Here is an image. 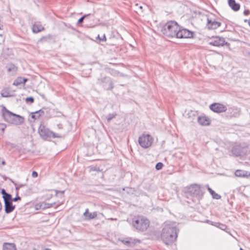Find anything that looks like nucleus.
I'll return each mask as SVG.
<instances>
[{
    "label": "nucleus",
    "instance_id": "28",
    "mask_svg": "<svg viewBox=\"0 0 250 250\" xmlns=\"http://www.w3.org/2000/svg\"><path fill=\"white\" fill-rule=\"evenodd\" d=\"M97 216V213L96 212H94L93 213H89L88 216L86 218V219L91 220L96 218Z\"/></svg>",
    "mask_w": 250,
    "mask_h": 250
},
{
    "label": "nucleus",
    "instance_id": "14",
    "mask_svg": "<svg viewBox=\"0 0 250 250\" xmlns=\"http://www.w3.org/2000/svg\"><path fill=\"white\" fill-rule=\"evenodd\" d=\"M6 68L9 74L11 75H14L16 74L18 67L13 63H8L6 65Z\"/></svg>",
    "mask_w": 250,
    "mask_h": 250
},
{
    "label": "nucleus",
    "instance_id": "38",
    "mask_svg": "<svg viewBox=\"0 0 250 250\" xmlns=\"http://www.w3.org/2000/svg\"><path fill=\"white\" fill-rule=\"evenodd\" d=\"M32 176L33 177L36 178L38 176V173L35 171H33L32 173Z\"/></svg>",
    "mask_w": 250,
    "mask_h": 250
},
{
    "label": "nucleus",
    "instance_id": "20",
    "mask_svg": "<svg viewBox=\"0 0 250 250\" xmlns=\"http://www.w3.org/2000/svg\"><path fill=\"white\" fill-rule=\"evenodd\" d=\"M206 187L207 188V189L209 191V192L210 193V194L212 195V197L213 199H220L221 198V196L219 195L218 194L215 192L214 190H213L208 186V185H206Z\"/></svg>",
    "mask_w": 250,
    "mask_h": 250
},
{
    "label": "nucleus",
    "instance_id": "3",
    "mask_svg": "<svg viewBox=\"0 0 250 250\" xmlns=\"http://www.w3.org/2000/svg\"><path fill=\"white\" fill-rule=\"evenodd\" d=\"M179 26L178 23L173 21H167L162 28L161 31L164 35L169 38L176 37Z\"/></svg>",
    "mask_w": 250,
    "mask_h": 250
},
{
    "label": "nucleus",
    "instance_id": "45",
    "mask_svg": "<svg viewBox=\"0 0 250 250\" xmlns=\"http://www.w3.org/2000/svg\"><path fill=\"white\" fill-rule=\"evenodd\" d=\"M5 193H7V192H6L5 189H2V190H1V193L2 194V196H3V194H5Z\"/></svg>",
    "mask_w": 250,
    "mask_h": 250
},
{
    "label": "nucleus",
    "instance_id": "48",
    "mask_svg": "<svg viewBox=\"0 0 250 250\" xmlns=\"http://www.w3.org/2000/svg\"><path fill=\"white\" fill-rule=\"evenodd\" d=\"M1 164H2V165H3V166L5 165V164H5V161H2V162H1Z\"/></svg>",
    "mask_w": 250,
    "mask_h": 250
},
{
    "label": "nucleus",
    "instance_id": "9",
    "mask_svg": "<svg viewBox=\"0 0 250 250\" xmlns=\"http://www.w3.org/2000/svg\"><path fill=\"white\" fill-rule=\"evenodd\" d=\"M231 152L235 156H242L247 153V147L240 145H236L233 146Z\"/></svg>",
    "mask_w": 250,
    "mask_h": 250
},
{
    "label": "nucleus",
    "instance_id": "40",
    "mask_svg": "<svg viewBox=\"0 0 250 250\" xmlns=\"http://www.w3.org/2000/svg\"><path fill=\"white\" fill-rule=\"evenodd\" d=\"M88 214H89L88 209L87 208V209H86L85 212L83 213V215L85 217V218H86L87 216H88Z\"/></svg>",
    "mask_w": 250,
    "mask_h": 250
},
{
    "label": "nucleus",
    "instance_id": "15",
    "mask_svg": "<svg viewBox=\"0 0 250 250\" xmlns=\"http://www.w3.org/2000/svg\"><path fill=\"white\" fill-rule=\"evenodd\" d=\"M5 211L7 213L12 212L15 208L11 201L4 202Z\"/></svg>",
    "mask_w": 250,
    "mask_h": 250
},
{
    "label": "nucleus",
    "instance_id": "41",
    "mask_svg": "<svg viewBox=\"0 0 250 250\" xmlns=\"http://www.w3.org/2000/svg\"><path fill=\"white\" fill-rule=\"evenodd\" d=\"M28 79H26V78H22L21 77V81H22V84H24L27 81Z\"/></svg>",
    "mask_w": 250,
    "mask_h": 250
},
{
    "label": "nucleus",
    "instance_id": "36",
    "mask_svg": "<svg viewBox=\"0 0 250 250\" xmlns=\"http://www.w3.org/2000/svg\"><path fill=\"white\" fill-rule=\"evenodd\" d=\"M21 199V198L19 196H17L16 197L14 198H12L11 199V202H16L18 200H20Z\"/></svg>",
    "mask_w": 250,
    "mask_h": 250
},
{
    "label": "nucleus",
    "instance_id": "29",
    "mask_svg": "<svg viewBox=\"0 0 250 250\" xmlns=\"http://www.w3.org/2000/svg\"><path fill=\"white\" fill-rule=\"evenodd\" d=\"M134 240H133L131 238H129L128 240H123V242L125 244H134L135 242H134Z\"/></svg>",
    "mask_w": 250,
    "mask_h": 250
},
{
    "label": "nucleus",
    "instance_id": "2",
    "mask_svg": "<svg viewBox=\"0 0 250 250\" xmlns=\"http://www.w3.org/2000/svg\"><path fill=\"white\" fill-rule=\"evenodd\" d=\"M2 112L4 120L8 123L15 125H21L24 122L23 117L11 112L5 106H3L2 108Z\"/></svg>",
    "mask_w": 250,
    "mask_h": 250
},
{
    "label": "nucleus",
    "instance_id": "6",
    "mask_svg": "<svg viewBox=\"0 0 250 250\" xmlns=\"http://www.w3.org/2000/svg\"><path fill=\"white\" fill-rule=\"evenodd\" d=\"M38 132L41 138L44 140L47 139L48 138H60L61 135L50 131L48 128L46 127L44 125H41L38 129Z\"/></svg>",
    "mask_w": 250,
    "mask_h": 250
},
{
    "label": "nucleus",
    "instance_id": "30",
    "mask_svg": "<svg viewBox=\"0 0 250 250\" xmlns=\"http://www.w3.org/2000/svg\"><path fill=\"white\" fill-rule=\"evenodd\" d=\"M116 115V114H109L107 117V122H109L112 119H113L115 117Z\"/></svg>",
    "mask_w": 250,
    "mask_h": 250
},
{
    "label": "nucleus",
    "instance_id": "24",
    "mask_svg": "<svg viewBox=\"0 0 250 250\" xmlns=\"http://www.w3.org/2000/svg\"><path fill=\"white\" fill-rule=\"evenodd\" d=\"M0 94L2 97H9L11 96L10 95L9 91L7 89H2L0 92Z\"/></svg>",
    "mask_w": 250,
    "mask_h": 250
},
{
    "label": "nucleus",
    "instance_id": "43",
    "mask_svg": "<svg viewBox=\"0 0 250 250\" xmlns=\"http://www.w3.org/2000/svg\"><path fill=\"white\" fill-rule=\"evenodd\" d=\"M57 126L59 129H62L63 128L62 125L61 124H58Z\"/></svg>",
    "mask_w": 250,
    "mask_h": 250
},
{
    "label": "nucleus",
    "instance_id": "47",
    "mask_svg": "<svg viewBox=\"0 0 250 250\" xmlns=\"http://www.w3.org/2000/svg\"><path fill=\"white\" fill-rule=\"evenodd\" d=\"M58 192H60L61 193L62 195L64 193V191H57L56 193L57 194Z\"/></svg>",
    "mask_w": 250,
    "mask_h": 250
},
{
    "label": "nucleus",
    "instance_id": "44",
    "mask_svg": "<svg viewBox=\"0 0 250 250\" xmlns=\"http://www.w3.org/2000/svg\"><path fill=\"white\" fill-rule=\"evenodd\" d=\"M38 111H40V112H41V113H40V114H41V116L42 115L44 114V111H43V110L42 109H40V110H38Z\"/></svg>",
    "mask_w": 250,
    "mask_h": 250
},
{
    "label": "nucleus",
    "instance_id": "7",
    "mask_svg": "<svg viewBox=\"0 0 250 250\" xmlns=\"http://www.w3.org/2000/svg\"><path fill=\"white\" fill-rule=\"evenodd\" d=\"M97 84L102 86L105 90H112L114 88L113 83L109 77L103 76L99 78Z\"/></svg>",
    "mask_w": 250,
    "mask_h": 250
},
{
    "label": "nucleus",
    "instance_id": "11",
    "mask_svg": "<svg viewBox=\"0 0 250 250\" xmlns=\"http://www.w3.org/2000/svg\"><path fill=\"white\" fill-rule=\"evenodd\" d=\"M210 110L216 113H221L227 111V108L223 104L220 103H213L210 106Z\"/></svg>",
    "mask_w": 250,
    "mask_h": 250
},
{
    "label": "nucleus",
    "instance_id": "13",
    "mask_svg": "<svg viewBox=\"0 0 250 250\" xmlns=\"http://www.w3.org/2000/svg\"><path fill=\"white\" fill-rule=\"evenodd\" d=\"M209 44L216 46H223L227 42H225V39L222 37H215L213 38L211 42H209Z\"/></svg>",
    "mask_w": 250,
    "mask_h": 250
},
{
    "label": "nucleus",
    "instance_id": "21",
    "mask_svg": "<svg viewBox=\"0 0 250 250\" xmlns=\"http://www.w3.org/2000/svg\"><path fill=\"white\" fill-rule=\"evenodd\" d=\"M2 250H16V248L14 244L5 243Z\"/></svg>",
    "mask_w": 250,
    "mask_h": 250
},
{
    "label": "nucleus",
    "instance_id": "26",
    "mask_svg": "<svg viewBox=\"0 0 250 250\" xmlns=\"http://www.w3.org/2000/svg\"><path fill=\"white\" fill-rule=\"evenodd\" d=\"M40 113L41 112L38 111H36L34 112H32L31 118L34 120L39 118L41 116V114H40Z\"/></svg>",
    "mask_w": 250,
    "mask_h": 250
},
{
    "label": "nucleus",
    "instance_id": "32",
    "mask_svg": "<svg viewBox=\"0 0 250 250\" xmlns=\"http://www.w3.org/2000/svg\"><path fill=\"white\" fill-rule=\"evenodd\" d=\"M51 38H52L51 35H48L47 36H44L42 37L40 39V41L42 42L47 41L48 40H50Z\"/></svg>",
    "mask_w": 250,
    "mask_h": 250
},
{
    "label": "nucleus",
    "instance_id": "8",
    "mask_svg": "<svg viewBox=\"0 0 250 250\" xmlns=\"http://www.w3.org/2000/svg\"><path fill=\"white\" fill-rule=\"evenodd\" d=\"M153 139L149 134H143L139 138V145L143 148H146L150 146L152 144Z\"/></svg>",
    "mask_w": 250,
    "mask_h": 250
},
{
    "label": "nucleus",
    "instance_id": "33",
    "mask_svg": "<svg viewBox=\"0 0 250 250\" xmlns=\"http://www.w3.org/2000/svg\"><path fill=\"white\" fill-rule=\"evenodd\" d=\"M90 15V14H87V15H83V16H82L81 18H80L79 19V20H78V22H77V23H78V24H81V23H82L83 22V21L85 17H87L88 16H89V15Z\"/></svg>",
    "mask_w": 250,
    "mask_h": 250
},
{
    "label": "nucleus",
    "instance_id": "17",
    "mask_svg": "<svg viewBox=\"0 0 250 250\" xmlns=\"http://www.w3.org/2000/svg\"><path fill=\"white\" fill-rule=\"evenodd\" d=\"M228 3L231 8L235 11L239 10L240 6L239 4L236 3L235 0H228Z\"/></svg>",
    "mask_w": 250,
    "mask_h": 250
},
{
    "label": "nucleus",
    "instance_id": "39",
    "mask_svg": "<svg viewBox=\"0 0 250 250\" xmlns=\"http://www.w3.org/2000/svg\"><path fill=\"white\" fill-rule=\"evenodd\" d=\"M25 184H21L19 186H17V185H16V190H18L20 188L25 186Z\"/></svg>",
    "mask_w": 250,
    "mask_h": 250
},
{
    "label": "nucleus",
    "instance_id": "4",
    "mask_svg": "<svg viewBox=\"0 0 250 250\" xmlns=\"http://www.w3.org/2000/svg\"><path fill=\"white\" fill-rule=\"evenodd\" d=\"M131 224L134 228L140 231H145L149 225V221L141 215L134 216L132 219Z\"/></svg>",
    "mask_w": 250,
    "mask_h": 250
},
{
    "label": "nucleus",
    "instance_id": "5",
    "mask_svg": "<svg viewBox=\"0 0 250 250\" xmlns=\"http://www.w3.org/2000/svg\"><path fill=\"white\" fill-rule=\"evenodd\" d=\"M186 192L192 197L202 198L205 193V188L202 186L195 184L190 186Z\"/></svg>",
    "mask_w": 250,
    "mask_h": 250
},
{
    "label": "nucleus",
    "instance_id": "16",
    "mask_svg": "<svg viewBox=\"0 0 250 250\" xmlns=\"http://www.w3.org/2000/svg\"><path fill=\"white\" fill-rule=\"evenodd\" d=\"M235 175L239 177H250V172L248 173L246 171L242 170H236L235 172Z\"/></svg>",
    "mask_w": 250,
    "mask_h": 250
},
{
    "label": "nucleus",
    "instance_id": "34",
    "mask_svg": "<svg viewBox=\"0 0 250 250\" xmlns=\"http://www.w3.org/2000/svg\"><path fill=\"white\" fill-rule=\"evenodd\" d=\"M96 39L99 40L100 42H105L106 41V38L104 34L102 38L100 37V35H98Z\"/></svg>",
    "mask_w": 250,
    "mask_h": 250
},
{
    "label": "nucleus",
    "instance_id": "42",
    "mask_svg": "<svg viewBox=\"0 0 250 250\" xmlns=\"http://www.w3.org/2000/svg\"><path fill=\"white\" fill-rule=\"evenodd\" d=\"M250 12L249 10H245L244 11V14L245 15H248L249 14H250Z\"/></svg>",
    "mask_w": 250,
    "mask_h": 250
},
{
    "label": "nucleus",
    "instance_id": "49",
    "mask_svg": "<svg viewBox=\"0 0 250 250\" xmlns=\"http://www.w3.org/2000/svg\"><path fill=\"white\" fill-rule=\"evenodd\" d=\"M139 8L142 10V9H143V6H140L139 7Z\"/></svg>",
    "mask_w": 250,
    "mask_h": 250
},
{
    "label": "nucleus",
    "instance_id": "1",
    "mask_svg": "<svg viewBox=\"0 0 250 250\" xmlns=\"http://www.w3.org/2000/svg\"><path fill=\"white\" fill-rule=\"evenodd\" d=\"M177 237V229L176 227L167 225L163 229L161 238L166 244L172 243Z\"/></svg>",
    "mask_w": 250,
    "mask_h": 250
},
{
    "label": "nucleus",
    "instance_id": "37",
    "mask_svg": "<svg viewBox=\"0 0 250 250\" xmlns=\"http://www.w3.org/2000/svg\"><path fill=\"white\" fill-rule=\"evenodd\" d=\"M90 170L92 171H100V168L97 167H94L90 168Z\"/></svg>",
    "mask_w": 250,
    "mask_h": 250
},
{
    "label": "nucleus",
    "instance_id": "25",
    "mask_svg": "<svg viewBox=\"0 0 250 250\" xmlns=\"http://www.w3.org/2000/svg\"><path fill=\"white\" fill-rule=\"evenodd\" d=\"M2 197L4 200V202L11 201L12 195L10 194L5 193V194H3V196Z\"/></svg>",
    "mask_w": 250,
    "mask_h": 250
},
{
    "label": "nucleus",
    "instance_id": "27",
    "mask_svg": "<svg viewBox=\"0 0 250 250\" xmlns=\"http://www.w3.org/2000/svg\"><path fill=\"white\" fill-rule=\"evenodd\" d=\"M22 84L21 81V77H18L14 81L13 83V85L16 86L20 85V84Z\"/></svg>",
    "mask_w": 250,
    "mask_h": 250
},
{
    "label": "nucleus",
    "instance_id": "31",
    "mask_svg": "<svg viewBox=\"0 0 250 250\" xmlns=\"http://www.w3.org/2000/svg\"><path fill=\"white\" fill-rule=\"evenodd\" d=\"M163 166H164V165H163V163H162L161 162H159L156 164V165L155 166V168L157 170H160L163 168Z\"/></svg>",
    "mask_w": 250,
    "mask_h": 250
},
{
    "label": "nucleus",
    "instance_id": "51",
    "mask_svg": "<svg viewBox=\"0 0 250 250\" xmlns=\"http://www.w3.org/2000/svg\"><path fill=\"white\" fill-rule=\"evenodd\" d=\"M49 250V249H45V250Z\"/></svg>",
    "mask_w": 250,
    "mask_h": 250
},
{
    "label": "nucleus",
    "instance_id": "46",
    "mask_svg": "<svg viewBox=\"0 0 250 250\" xmlns=\"http://www.w3.org/2000/svg\"><path fill=\"white\" fill-rule=\"evenodd\" d=\"M206 222H207V223H208V224H210V225H211V222H213V221H210V220H208L206 221Z\"/></svg>",
    "mask_w": 250,
    "mask_h": 250
},
{
    "label": "nucleus",
    "instance_id": "50",
    "mask_svg": "<svg viewBox=\"0 0 250 250\" xmlns=\"http://www.w3.org/2000/svg\"><path fill=\"white\" fill-rule=\"evenodd\" d=\"M240 250H243L242 248H241L240 249Z\"/></svg>",
    "mask_w": 250,
    "mask_h": 250
},
{
    "label": "nucleus",
    "instance_id": "22",
    "mask_svg": "<svg viewBox=\"0 0 250 250\" xmlns=\"http://www.w3.org/2000/svg\"><path fill=\"white\" fill-rule=\"evenodd\" d=\"M211 225L217 227L223 230H225L227 229V226L225 224H223L219 222H211Z\"/></svg>",
    "mask_w": 250,
    "mask_h": 250
},
{
    "label": "nucleus",
    "instance_id": "52",
    "mask_svg": "<svg viewBox=\"0 0 250 250\" xmlns=\"http://www.w3.org/2000/svg\"><path fill=\"white\" fill-rule=\"evenodd\" d=\"M136 6H138V3L136 4Z\"/></svg>",
    "mask_w": 250,
    "mask_h": 250
},
{
    "label": "nucleus",
    "instance_id": "35",
    "mask_svg": "<svg viewBox=\"0 0 250 250\" xmlns=\"http://www.w3.org/2000/svg\"><path fill=\"white\" fill-rule=\"evenodd\" d=\"M25 102L27 104L29 103H33L34 102V99L32 97H27L25 99Z\"/></svg>",
    "mask_w": 250,
    "mask_h": 250
},
{
    "label": "nucleus",
    "instance_id": "18",
    "mask_svg": "<svg viewBox=\"0 0 250 250\" xmlns=\"http://www.w3.org/2000/svg\"><path fill=\"white\" fill-rule=\"evenodd\" d=\"M44 30V27L39 23L36 22L32 27V31L34 33H37Z\"/></svg>",
    "mask_w": 250,
    "mask_h": 250
},
{
    "label": "nucleus",
    "instance_id": "19",
    "mask_svg": "<svg viewBox=\"0 0 250 250\" xmlns=\"http://www.w3.org/2000/svg\"><path fill=\"white\" fill-rule=\"evenodd\" d=\"M197 121L200 125H207L209 124V119L205 116L198 117Z\"/></svg>",
    "mask_w": 250,
    "mask_h": 250
},
{
    "label": "nucleus",
    "instance_id": "23",
    "mask_svg": "<svg viewBox=\"0 0 250 250\" xmlns=\"http://www.w3.org/2000/svg\"><path fill=\"white\" fill-rule=\"evenodd\" d=\"M55 204L56 202H53L52 203L42 202L40 205V208L43 209L47 208L53 207Z\"/></svg>",
    "mask_w": 250,
    "mask_h": 250
},
{
    "label": "nucleus",
    "instance_id": "12",
    "mask_svg": "<svg viewBox=\"0 0 250 250\" xmlns=\"http://www.w3.org/2000/svg\"><path fill=\"white\" fill-rule=\"evenodd\" d=\"M221 23L219 21H215V20L208 18L206 27L208 30L215 29L220 26Z\"/></svg>",
    "mask_w": 250,
    "mask_h": 250
},
{
    "label": "nucleus",
    "instance_id": "10",
    "mask_svg": "<svg viewBox=\"0 0 250 250\" xmlns=\"http://www.w3.org/2000/svg\"><path fill=\"white\" fill-rule=\"evenodd\" d=\"M192 37L193 32L186 29H181L179 26L176 37L177 38H191Z\"/></svg>",
    "mask_w": 250,
    "mask_h": 250
}]
</instances>
